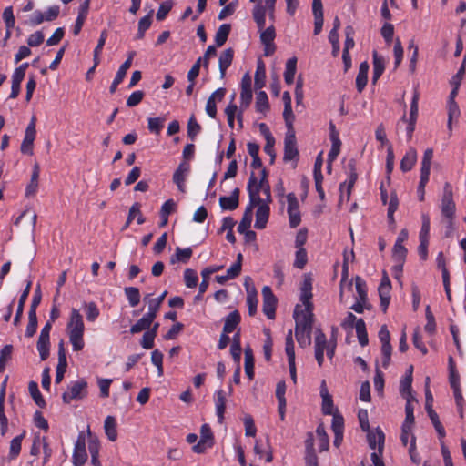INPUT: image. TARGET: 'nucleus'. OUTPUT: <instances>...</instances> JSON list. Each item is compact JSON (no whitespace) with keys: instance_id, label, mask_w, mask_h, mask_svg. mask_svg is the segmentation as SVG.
I'll use <instances>...</instances> for the list:
<instances>
[{"instance_id":"1","label":"nucleus","mask_w":466,"mask_h":466,"mask_svg":"<svg viewBox=\"0 0 466 466\" xmlns=\"http://www.w3.org/2000/svg\"><path fill=\"white\" fill-rule=\"evenodd\" d=\"M295 336L300 347L311 344V331L314 321L313 305H297L294 309Z\"/></svg>"},{"instance_id":"2","label":"nucleus","mask_w":466,"mask_h":466,"mask_svg":"<svg viewBox=\"0 0 466 466\" xmlns=\"http://www.w3.org/2000/svg\"><path fill=\"white\" fill-rule=\"evenodd\" d=\"M84 332L85 324L83 317L77 309H72L66 324V333L74 351H80L84 349Z\"/></svg>"},{"instance_id":"3","label":"nucleus","mask_w":466,"mask_h":466,"mask_svg":"<svg viewBox=\"0 0 466 466\" xmlns=\"http://www.w3.org/2000/svg\"><path fill=\"white\" fill-rule=\"evenodd\" d=\"M441 210L442 218L446 220L447 227L452 228L455 219L456 205L453 200L452 187L448 182H446L443 187Z\"/></svg>"},{"instance_id":"4","label":"nucleus","mask_w":466,"mask_h":466,"mask_svg":"<svg viewBox=\"0 0 466 466\" xmlns=\"http://www.w3.org/2000/svg\"><path fill=\"white\" fill-rule=\"evenodd\" d=\"M255 184L256 176L255 173L252 172L247 185L248 198H250V194L254 195V197L256 198V206L258 204H263L264 202H267L268 205H269V203L272 202L270 185L267 184L261 186V187H258L255 186Z\"/></svg>"},{"instance_id":"5","label":"nucleus","mask_w":466,"mask_h":466,"mask_svg":"<svg viewBox=\"0 0 466 466\" xmlns=\"http://www.w3.org/2000/svg\"><path fill=\"white\" fill-rule=\"evenodd\" d=\"M419 100H420V93L417 88H414L413 90V96L410 103V116L407 117L406 114L404 113L403 116L400 117V122H403L407 124L406 127V134H407V139L411 140L413 132L415 130L416 122L419 115Z\"/></svg>"},{"instance_id":"6","label":"nucleus","mask_w":466,"mask_h":466,"mask_svg":"<svg viewBox=\"0 0 466 466\" xmlns=\"http://www.w3.org/2000/svg\"><path fill=\"white\" fill-rule=\"evenodd\" d=\"M87 395V382L85 379H80L72 382L67 390L62 395L63 401L69 404L72 400H82Z\"/></svg>"},{"instance_id":"7","label":"nucleus","mask_w":466,"mask_h":466,"mask_svg":"<svg viewBox=\"0 0 466 466\" xmlns=\"http://www.w3.org/2000/svg\"><path fill=\"white\" fill-rule=\"evenodd\" d=\"M59 13L60 7L58 5L50 6L45 13L36 10L29 16L25 24L30 26H36L45 21L51 22L58 17Z\"/></svg>"},{"instance_id":"8","label":"nucleus","mask_w":466,"mask_h":466,"mask_svg":"<svg viewBox=\"0 0 466 466\" xmlns=\"http://www.w3.org/2000/svg\"><path fill=\"white\" fill-rule=\"evenodd\" d=\"M286 198L288 202L287 212L289 215V226L290 228H295L301 222L299 200L294 193H289Z\"/></svg>"},{"instance_id":"9","label":"nucleus","mask_w":466,"mask_h":466,"mask_svg":"<svg viewBox=\"0 0 466 466\" xmlns=\"http://www.w3.org/2000/svg\"><path fill=\"white\" fill-rule=\"evenodd\" d=\"M87 461V452L86 450V437L84 432H80L75 443L72 462L74 466H82Z\"/></svg>"},{"instance_id":"10","label":"nucleus","mask_w":466,"mask_h":466,"mask_svg":"<svg viewBox=\"0 0 466 466\" xmlns=\"http://www.w3.org/2000/svg\"><path fill=\"white\" fill-rule=\"evenodd\" d=\"M299 150L297 147V140L295 131H287L284 139V162H289L292 160H298Z\"/></svg>"},{"instance_id":"11","label":"nucleus","mask_w":466,"mask_h":466,"mask_svg":"<svg viewBox=\"0 0 466 466\" xmlns=\"http://www.w3.org/2000/svg\"><path fill=\"white\" fill-rule=\"evenodd\" d=\"M35 118L32 117L30 123L26 127L25 137L21 144L20 150L23 154L32 156L34 154L33 147L35 139Z\"/></svg>"},{"instance_id":"12","label":"nucleus","mask_w":466,"mask_h":466,"mask_svg":"<svg viewBox=\"0 0 466 466\" xmlns=\"http://www.w3.org/2000/svg\"><path fill=\"white\" fill-rule=\"evenodd\" d=\"M263 312L268 319H274L276 316L277 298L268 286L262 289Z\"/></svg>"},{"instance_id":"13","label":"nucleus","mask_w":466,"mask_h":466,"mask_svg":"<svg viewBox=\"0 0 466 466\" xmlns=\"http://www.w3.org/2000/svg\"><path fill=\"white\" fill-rule=\"evenodd\" d=\"M28 63H23L18 67H16L12 75V86H11V93L9 95V98L15 99L16 98L21 90V83L25 78L26 69L28 68Z\"/></svg>"},{"instance_id":"14","label":"nucleus","mask_w":466,"mask_h":466,"mask_svg":"<svg viewBox=\"0 0 466 466\" xmlns=\"http://www.w3.org/2000/svg\"><path fill=\"white\" fill-rule=\"evenodd\" d=\"M349 177L348 180L339 185L340 199L343 198V188L347 185V200H350L351 190L358 179V174L356 171V161L350 159L348 163Z\"/></svg>"},{"instance_id":"15","label":"nucleus","mask_w":466,"mask_h":466,"mask_svg":"<svg viewBox=\"0 0 466 466\" xmlns=\"http://www.w3.org/2000/svg\"><path fill=\"white\" fill-rule=\"evenodd\" d=\"M189 171L190 164L187 161H182L173 174V182L181 192H185V183Z\"/></svg>"},{"instance_id":"16","label":"nucleus","mask_w":466,"mask_h":466,"mask_svg":"<svg viewBox=\"0 0 466 466\" xmlns=\"http://www.w3.org/2000/svg\"><path fill=\"white\" fill-rule=\"evenodd\" d=\"M256 207V198L253 194H250V201L247 206L243 217L238 226V231L239 233H244L247 231L251 226L252 218H253V208Z\"/></svg>"},{"instance_id":"17","label":"nucleus","mask_w":466,"mask_h":466,"mask_svg":"<svg viewBox=\"0 0 466 466\" xmlns=\"http://www.w3.org/2000/svg\"><path fill=\"white\" fill-rule=\"evenodd\" d=\"M367 432V440L370 449L378 448L380 454L383 452L385 435L380 428H376L375 431L369 430Z\"/></svg>"},{"instance_id":"18","label":"nucleus","mask_w":466,"mask_h":466,"mask_svg":"<svg viewBox=\"0 0 466 466\" xmlns=\"http://www.w3.org/2000/svg\"><path fill=\"white\" fill-rule=\"evenodd\" d=\"M312 278L309 274L303 276V281L300 287V301L303 306L313 305L312 299Z\"/></svg>"},{"instance_id":"19","label":"nucleus","mask_w":466,"mask_h":466,"mask_svg":"<svg viewBox=\"0 0 466 466\" xmlns=\"http://www.w3.org/2000/svg\"><path fill=\"white\" fill-rule=\"evenodd\" d=\"M67 367V360L66 356V350L64 341L61 340L58 343V364L56 372V383H60L64 378L66 370Z\"/></svg>"},{"instance_id":"20","label":"nucleus","mask_w":466,"mask_h":466,"mask_svg":"<svg viewBox=\"0 0 466 466\" xmlns=\"http://www.w3.org/2000/svg\"><path fill=\"white\" fill-rule=\"evenodd\" d=\"M257 207L258 209L256 212L255 228L258 229H263L267 226L269 218L270 208L267 202H264L263 204H258L257 205Z\"/></svg>"},{"instance_id":"21","label":"nucleus","mask_w":466,"mask_h":466,"mask_svg":"<svg viewBox=\"0 0 466 466\" xmlns=\"http://www.w3.org/2000/svg\"><path fill=\"white\" fill-rule=\"evenodd\" d=\"M239 189L236 187L231 195L219 198V206L223 210H235L239 205Z\"/></svg>"},{"instance_id":"22","label":"nucleus","mask_w":466,"mask_h":466,"mask_svg":"<svg viewBox=\"0 0 466 466\" xmlns=\"http://www.w3.org/2000/svg\"><path fill=\"white\" fill-rule=\"evenodd\" d=\"M89 4H90L89 0H85L79 6L78 15L76 19L74 29H73V34L75 35H77L80 33V31L84 25V23L88 15Z\"/></svg>"},{"instance_id":"23","label":"nucleus","mask_w":466,"mask_h":466,"mask_svg":"<svg viewBox=\"0 0 466 466\" xmlns=\"http://www.w3.org/2000/svg\"><path fill=\"white\" fill-rule=\"evenodd\" d=\"M267 6L263 5L262 1L258 0L253 8L252 15L258 30H263L266 25Z\"/></svg>"},{"instance_id":"24","label":"nucleus","mask_w":466,"mask_h":466,"mask_svg":"<svg viewBox=\"0 0 466 466\" xmlns=\"http://www.w3.org/2000/svg\"><path fill=\"white\" fill-rule=\"evenodd\" d=\"M417 151L414 147H410L403 156L400 167L402 172L410 171L417 162Z\"/></svg>"},{"instance_id":"25","label":"nucleus","mask_w":466,"mask_h":466,"mask_svg":"<svg viewBox=\"0 0 466 466\" xmlns=\"http://www.w3.org/2000/svg\"><path fill=\"white\" fill-rule=\"evenodd\" d=\"M233 57H234V50L231 47L227 48L220 54L219 60H218V66H219V72H220L221 77L225 76L227 69L232 64Z\"/></svg>"},{"instance_id":"26","label":"nucleus","mask_w":466,"mask_h":466,"mask_svg":"<svg viewBox=\"0 0 466 466\" xmlns=\"http://www.w3.org/2000/svg\"><path fill=\"white\" fill-rule=\"evenodd\" d=\"M369 68L370 66L368 62L364 61L360 63L356 77V88L359 93H361L367 85Z\"/></svg>"},{"instance_id":"27","label":"nucleus","mask_w":466,"mask_h":466,"mask_svg":"<svg viewBox=\"0 0 466 466\" xmlns=\"http://www.w3.org/2000/svg\"><path fill=\"white\" fill-rule=\"evenodd\" d=\"M154 319L155 318L153 313L145 314L139 320L137 321L136 324L130 328V332L132 334H136L141 332L142 330H148Z\"/></svg>"},{"instance_id":"28","label":"nucleus","mask_w":466,"mask_h":466,"mask_svg":"<svg viewBox=\"0 0 466 466\" xmlns=\"http://www.w3.org/2000/svg\"><path fill=\"white\" fill-rule=\"evenodd\" d=\"M30 289H31V281H28L25 289H24V291L22 292V294H21V296L19 298L18 306H17V309H16V313H15V316L14 318V325L15 326H17L20 323V320H21V318H22L23 312H24V307H25V304L26 299L28 298V295L30 293Z\"/></svg>"},{"instance_id":"29","label":"nucleus","mask_w":466,"mask_h":466,"mask_svg":"<svg viewBox=\"0 0 466 466\" xmlns=\"http://www.w3.org/2000/svg\"><path fill=\"white\" fill-rule=\"evenodd\" d=\"M39 173H40L39 166H38V164H35L33 167L30 182L25 188V196L26 197L35 196L36 194L37 189H38Z\"/></svg>"},{"instance_id":"30","label":"nucleus","mask_w":466,"mask_h":466,"mask_svg":"<svg viewBox=\"0 0 466 466\" xmlns=\"http://www.w3.org/2000/svg\"><path fill=\"white\" fill-rule=\"evenodd\" d=\"M373 73L372 82L375 84L381 76L385 69L384 58L378 55L376 51L373 52Z\"/></svg>"},{"instance_id":"31","label":"nucleus","mask_w":466,"mask_h":466,"mask_svg":"<svg viewBox=\"0 0 466 466\" xmlns=\"http://www.w3.org/2000/svg\"><path fill=\"white\" fill-rule=\"evenodd\" d=\"M240 322V314L238 310L230 312L225 319L223 331L224 333H231L235 330Z\"/></svg>"},{"instance_id":"32","label":"nucleus","mask_w":466,"mask_h":466,"mask_svg":"<svg viewBox=\"0 0 466 466\" xmlns=\"http://www.w3.org/2000/svg\"><path fill=\"white\" fill-rule=\"evenodd\" d=\"M216 394V414L218 417V421L222 423L224 420V413L226 410V397L222 390H218Z\"/></svg>"},{"instance_id":"33","label":"nucleus","mask_w":466,"mask_h":466,"mask_svg":"<svg viewBox=\"0 0 466 466\" xmlns=\"http://www.w3.org/2000/svg\"><path fill=\"white\" fill-rule=\"evenodd\" d=\"M297 71V58H289L285 66L284 80L287 85H291L294 82L295 74Z\"/></svg>"},{"instance_id":"34","label":"nucleus","mask_w":466,"mask_h":466,"mask_svg":"<svg viewBox=\"0 0 466 466\" xmlns=\"http://www.w3.org/2000/svg\"><path fill=\"white\" fill-rule=\"evenodd\" d=\"M105 433L108 440L115 441L117 438L116 421L115 417L107 416L104 423Z\"/></svg>"},{"instance_id":"35","label":"nucleus","mask_w":466,"mask_h":466,"mask_svg":"<svg viewBox=\"0 0 466 466\" xmlns=\"http://www.w3.org/2000/svg\"><path fill=\"white\" fill-rule=\"evenodd\" d=\"M231 26L229 24H223L218 27L215 35V43L217 46L220 47L227 42Z\"/></svg>"},{"instance_id":"36","label":"nucleus","mask_w":466,"mask_h":466,"mask_svg":"<svg viewBox=\"0 0 466 466\" xmlns=\"http://www.w3.org/2000/svg\"><path fill=\"white\" fill-rule=\"evenodd\" d=\"M266 83V68L262 60H258L255 72V88L261 89Z\"/></svg>"},{"instance_id":"37","label":"nucleus","mask_w":466,"mask_h":466,"mask_svg":"<svg viewBox=\"0 0 466 466\" xmlns=\"http://www.w3.org/2000/svg\"><path fill=\"white\" fill-rule=\"evenodd\" d=\"M255 107L257 112L266 114L269 109L268 95L265 91H258L256 96Z\"/></svg>"},{"instance_id":"38","label":"nucleus","mask_w":466,"mask_h":466,"mask_svg":"<svg viewBox=\"0 0 466 466\" xmlns=\"http://www.w3.org/2000/svg\"><path fill=\"white\" fill-rule=\"evenodd\" d=\"M432 158H433V150L431 148H427L424 151L422 160H421L420 176L430 177Z\"/></svg>"},{"instance_id":"39","label":"nucleus","mask_w":466,"mask_h":466,"mask_svg":"<svg viewBox=\"0 0 466 466\" xmlns=\"http://www.w3.org/2000/svg\"><path fill=\"white\" fill-rule=\"evenodd\" d=\"M135 56H136V52L135 51H130L127 54V60L119 66V68H118L116 74L115 78L117 81L123 82V80H124V78H125V76L127 75V70L130 68V66L132 65V61H133Z\"/></svg>"},{"instance_id":"40","label":"nucleus","mask_w":466,"mask_h":466,"mask_svg":"<svg viewBox=\"0 0 466 466\" xmlns=\"http://www.w3.org/2000/svg\"><path fill=\"white\" fill-rule=\"evenodd\" d=\"M136 218L138 225H142L145 222V218L140 210V204L137 202L134 203L129 209L126 227H127Z\"/></svg>"},{"instance_id":"41","label":"nucleus","mask_w":466,"mask_h":466,"mask_svg":"<svg viewBox=\"0 0 466 466\" xmlns=\"http://www.w3.org/2000/svg\"><path fill=\"white\" fill-rule=\"evenodd\" d=\"M391 286L387 285H380L378 291L380 299V308L383 312L387 311V309L389 307L390 301V292Z\"/></svg>"},{"instance_id":"42","label":"nucleus","mask_w":466,"mask_h":466,"mask_svg":"<svg viewBox=\"0 0 466 466\" xmlns=\"http://www.w3.org/2000/svg\"><path fill=\"white\" fill-rule=\"evenodd\" d=\"M245 372L249 380L254 378V357L249 347L245 349Z\"/></svg>"},{"instance_id":"43","label":"nucleus","mask_w":466,"mask_h":466,"mask_svg":"<svg viewBox=\"0 0 466 466\" xmlns=\"http://www.w3.org/2000/svg\"><path fill=\"white\" fill-rule=\"evenodd\" d=\"M28 390L35 404L40 408H45L46 403L38 389L37 383L35 381L29 382Z\"/></svg>"},{"instance_id":"44","label":"nucleus","mask_w":466,"mask_h":466,"mask_svg":"<svg viewBox=\"0 0 466 466\" xmlns=\"http://www.w3.org/2000/svg\"><path fill=\"white\" fill-rule=\"evenodd\" d=\"M329 346V342L327 341L325 333L320 329H317L315 331V341H314L315 351L324 352V350Z\"/></svg>"},{"instance_id":"45","label":"nucleus","mask_w":466,"mask_h":466,"mask_svg":"<svg viewBox=\"0 0 466 466\" xmlns=\"http://www.w3.org/2000/svg\"><path fill=\"white\" fill-rule=\"evenodd\" d=\"M316 434L319 439V446L320 451H325L329 450V436L325 431V427L323 424H319L316 429Z\"/></svg>"},{"instance_id":"46","label":"nucleus","mask_w":466,"mask_h":466,"mask_svg":"<svg viewBox=\"0 0 466 466\" xmlns=\"http://www.w3.org/2000/svg\"><path fill=\"white\" fill-rule=\"evenodd\" d=\"M356 333L359 339L360 344L364 347L368 345L369 339L366 331V325L362 319H359L356 322Z\"/></svg>"},{"instance_id":"47","label":"nucleus","mask_w":466,"mask_h":466,"mask_svg":"<svg viewBox=\"0 0 466 466\" xmlns=\"http://www.w3.org/2000/svg\"><path fill=\"white\" fill-rule=\"evenodd\" d=\"M107 31L106 30H103L100 34V36H99V39H98V42H97V45L95 47L94 49V62H95V66H96L98 64H99V56L101 55L102 53V50L104 48V46L106 44V38H107Z\"/></svg>"},{"instance_id":"48","label":"nucleus","mask_w":466,"mask_h":466,"mask_svg":"<svg viewBox=\"0 0 466 466\" xmlns=\"http://www.w3.org/2000/svg\"><path fill=\"white\" fill-rule=\"evenodd\" d=\"M461 111L456 102H448V128L451 129L452 121L460 117Z\"/></svg>"},{"instance_id":"49","label":"nucleus","mask_w":466,"mask_h":466,"mask_svg":"<svg viewBox=\"0 0 466 466\" xmlns=\"http://www.w3.org/2000/svg\"><path fill=\"white\" fill-rule=\"evenodd\" d=\"M24 436H25V433H22L21 435L15 437L11 441L10 452H9V457L11 460L15 459L19 455L20 451H21V443H22V440H23Z\"/></svg>"},{"instance_id":"50","label":"nucleus","mask_w":466,"mask_h":466,"mask_svg":"<svg viewBox=\"0 0 466 466\" xmlns=\"http://www.w3.org/2000/svg\"><path fill=\"white\" fill-rule=\"evenodd\" d=\"M13 352L12 345H5L0 350V373L5 369L7 361L11 359Z\"/></svg>"},{"instance_id":"51","label":"nucleus","mask_w":466,"mask_h":466,"mask_svg":"<svg viewBox=\"0 0 466 466\" xmlns=\"http://www.w3.org/2000/svg\"><path fill=\"white\" fill-rule=\"evenodd\" d=\"M126 296L132 307H136L140 301V293L137 288L128 287L125 289Z\"/></svg>"},{"instance_id":"52","label":"nucleus","mask_w":466,"mask_h":466,"mask_svg":"<svg viewBox=\"0 0 466 466\" xmlns=\"http://www.w3.org/2000/svg\"><path fill=\"white\" fill-rule=\"evenodd\" d=\"M165 118L162 117H149L148 118V130L156 135L160 134L164 127Z\"/></svg>"},{"instance_id":"53","label":"nucleus","mask_w":466,"mask_h":466,"mask_svg":"<svg viewBox=\"0 0 466 466\" xmlns=\"http://www.w3.org/2000/svg\"><path fill=\"white\" fill-rule=\"evenodd\" d=\"M285 351L288 357V360H295V350L292 330L289 329L285 339Z\"/></svg>"},{"instance_id":"54","label":"nucleus","mask_w":466,"mask_h":466,"mask_svg":"<svg viewBox=\"0 0 466 466\" xmlns=\"http://www.w3.org/2000/svg\"><path fill=\"white\" fill-rule=\"evenodd\" d=\"M86 317L90 322H94L99 316V309L95 302L85 303Z\"/></svg>"},{"instance_id":"55","label":"nucleus","mask_w":466,"mask_h":466,"mask_svg":"<svg viewBox=\"0 0 466 466\" xmlns=\"http://www.w3.org/2000/svg\"><path fill=\"white\" fill-rule=\"evenodd\" d=\"M88 451L90 455H99L100 442L97 437L92 435L90 429H87Z\"/></svg>"},{"instance_id":"56","label":"nucleus","mask_w":466,"mask_h":466,"mask_svg":"<svg viewBox=\"0 0 466 466\" xmlns=\"http://www.w3.org/2000/svg\"><path fill=\"white\" fill-rule=\"evenodd\" d=\"M49 339L38 338L36 347L42 360H46L49 356Z\"/></svg>"},{"instance_id":"57","label":"nucleus","mask_w":466,"mask_h":466,"mask_svg":"<svg viewBox=\"0 0 466 466\" xmlns=\"http://www.w3.org/2000/svg\"><path fill=\"white\" fill-rule=\"evenodd\" d=\"M247 305L248 308V314L254 316L257 313L258 298L255 290L248 291Z\"/></svg>"},{"instance_id":"58","label":"nucleus","mask_w":466,"mask_h":466,"mask_svg":"<svg viewBox=\"0 0 466 466\" xmlns=\"http://www.w3.org/2000/svg\"><path fill=\"white\" fill-rule=\"evenodd\" d=\"M200 441L206 442V444L213 446L214 444V435L208 424H203L200 429Z\"/></svg>"},{"instance_id":"59","label":"nucleus","mask_w":466,"mask_h":466,"mask_svg":"<svg viewBox=\"0 0 466 466\" xmlns=\"http://www.w3.org/2000/svg\"><path fill=\"white\" fill-rule=\"evenodd\" d=\"M407 248L403 244L395 242L392 248V257L397 261H404L407 256Z\"/></svg>"},{"instance_id":"60","label":"nucleus","mask_w":466,"mask_h":466,"mask_svg":"<svg viewBox=\"0 0 466 466\" xmlns=\"http://www.w3.org/2000/svg\"><path fill=\"white\" fill-rule=\"evenodd\" d=\"M201 127L196 120L195 116H192L187 123V136L191 140H194L196 136L200 132Z\"/></svg>"},{"instance_id":"61","label":"nucleus","mask_w":466,"mask_h":466,"mask_svg":"<svg viewBox=\"0 0 466 466\" xmlns=\"http://www.w3.org/2000/svg\"><path fill=\"white\" fill-rule=\"evenodd\" d=\"M145 96V93L142 90L134 91L127 99V106L128 107H134L140 104Z\"/></svg>"},{"instance_id":"62","label":"nucleus","mask_w":466,"mask_h":466,"mask_svg":"<svg viewBox=\"0 0 466 466\" xmlns=\"http://www.w3.org/2000/svg\"><path fill=\"white\" fill-rule=\"evenodd\" d=\"M185 284L187 288H195L198 284V274L195 270L187 268L184 274Z\"/></svg>"},{"instance_id":"63","label":"nucleus","mask_w":466,"mask_h":466,"mask_svg":"<svg viewBox=\"0 0 466 466\" xmlns=\"http://www.w3.org/2000/svg\"><path fill=\"white\" fill-rule=\"evenodd\" d=\"M260 41L262 44H272L276 37V32L273 25L268 26L265 30H261Z\"/></svg>"},{"instance_id":"64","label":"nucleus","mask_w":466,"mask_h":466,"mask_svg":"<svg viewBox=\"0 0 466 466\" xmlns=\"http://www.w3.org/2000/svg\"><path fill=\"white\" fill-rule=\"evenodd\" d=\"M3 20L5 24V27L8 29H13L15 26V19L13 12L12 6H7L4 9L3 12Z\"/></svg>"}]
</instances>
